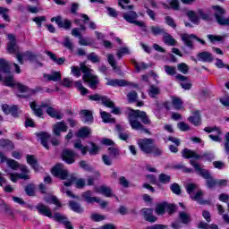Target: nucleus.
I'll return each mask as SVG.
<instances>
[{"mask_svg": "<svg viewBox=\"0 0 229 229\" xmlns=\"http://www.w3.org/2000/svg\"><path fill=\"white\" fill-rule=\"evenodd\" d=\"M0 71L5 76L3 78V82L5 87H17L19 92H21L22 95H20V98H29V96H31L33 94V90L30 89L27 86L21 84L17 81H15V78H13V74L10 73V64L8 61L4 59H0Z\"/></svg>", "mask_w": 229, "mask_h": 229, "instance_id": "obj_1", "label": "nucleus"}, {"mask_svg": "<svg viewBox=\"0 0 229 229\" xmlns=\"http://www.w3.org/2000/svg\"><path fill=\"white\" fill-rule=\"evenodd\" d=\"M52 174L61 178V180H67L64 182L65 187H71L72 183H75L77 189H83L85 187V180L76 178V176L69 175V171L64 167L63 165L57 164L52 168Z\"/></svg>", "mask_w": 229, "mask_h": 229, "instance_id": "obj_2", "label": "nucleus"}, {"mask_svg": "<svg viewBox=\"0 0 229 229\" xmlns=\"http://www.w3.org/2000/svg\"><path fill=\"white\" fill-rule=\"evenodd\" d=\"M9 43L7 44V51L11 55H15L18 62L22 65L24 60H29V62H35L37 60V55L31 52H26L25 54H21L19 46H17V41L15 36L13 34L8 35Z\"/></svg>", "mask_w": 229, "mask_h": 229, "instance_id": "obj_3", "label": "nucleus"}, {"mask_svg": "<svg viewBox=\"0 0 229 229\" xmlns=\"http://www.w3.org/2000/svg\"><path fill=\"white\" fill-rule=\"evenodd\" d=\"M72 74L73 76H76V78H80L81 76V71L83 72V81L86 83H89L90 89H96L98 86V83H99V80H98V76L94 74V70L85 66V64L81 63V69L78 66H72Z\"/></svg>", "mask_w": 229, "mask_h": 229, "instance_id": "obj_4", "label": "nucleus"}, {"mask_svg": "<svg viewBox=\"0 0 229 229\" xmlns=\"http://www.w3.org/2000/svg\"><path fill=\"white\" fill-rule=\"evenodd\" d=\"M139 118L142 121L143 124H149V118H148L146 112L132 110L129 115V123L132 130H138L142 133H149V131L144 129V126L139 123V120H137Z\"/></svg>", "mask_w": 229, "mask_h": 229, "instance_id": "obj_5", "label": "nucleus"}, {"mask_svg": "<svg viewBox=\"0 0 229 229\" xmlns=\"http://www.w3.org/2000/svg\"><path fill=\"white\" fill-rule=\"evenodd\" d=\"M37 210L39 212V214H42V216H46V217H50L55 219V221H57L58 223H62L66 229H74L72 227V224H71L67 220V217H65V216L60 213H55L53 216L51 209H49L47 206L44 204H39L37 206Z\"/></svg>", "mask_w": 229, "mask_h": 229, "instance_id": "obj_6", "label": "nucleus"}, {"mask_svg": "<svg viewBox=\"0 0 229 229\" xmlns=\"http://www.w3.org/2000/svg\"><path fill=\"white\" fill-rule=\"evenodd\" d=\"M190 164L191 165H192V167H194L195 171H197L199 176H202V178L207 180L206 182L209 189H214V187L217 185V179H214V177H212L208 170L201 168L199 164H198L194 160H190Z\"/></svg>", "mask_w": 229, "mask_h": 229, "instance_id": "obj_7", "label": "nucleus"}, {"mask_svg": "<svg viewBox=\"0 0 229 229\" xmlns=\"http://www.w3.org/2000/svg\"><path fill=\"white\" fill-rule=\"evenodd\" d=\"M139 148L143 153H153L156 157L162 155V150L153 145L151 139H140L138 140Z\"/></svg>", "mask_w": 229, "mask_h": 229, "instance_id": "obj_8", "label": "nucleus"}, {"mask_svg": "<svg viewBox=\"0 0 229 229\" xmlns=\"http://www.w3.org/2000/svg\"><path fill=\"white\" fill-rule=\"evenodd\" d=\"M0 162L2 164L5 162L7 164V166L10 167V169H13V171H18L19 169L20 171H25L26 173H30V169L28 168V166H26V165H21L19 164V162L6 157V156H4V154H3L2 152H0Z\"/></svg>", "mask_w": 229, "mask_h": 229, "instance_id": "obj_9", "label": "nucleus"}, {"mask_svg": "<svg viewBox=\"0 0 229 229\" xmlns=\"http://www.w3.org/2000/svg\"><path fill=\"white\" fill-rule=\"evenodd\" d=\"M183 158H195V160H199V158H206V160H214V156L208 152L204 153L202 156L195 153L194 150L184 148L182 151Z\"/></svg>", "mask_w": 229, "mask_h": 229, "instance_id": "obj_10", "label": "nucleus"}, {"mask_svg": "<svg viewBox=\"0 0 229 229\" xmlns=\"http://www.w3.org/2000/svg\"><path fill=\"white\" fill-rule=\"evenodd\" d=\"M138 18H139V15L134 11H129L123 13V19L127 22H130L131 24H134L139 28H142L143 30H146V24L144 23V21H137Z\"/></svg>", "mask_w": 229, "mask_h": 229, "instance_id": "obj_11", "label": "nucleus"}, {"mask_svg": "<svg viewBox=\"0 0 229 229\" xmlns=\"http://www.w3.org/2000/svg\"><path fill=\"white\" fill-rule=\"evenodd\" d=\"M215 10L216 19L221 26H229V18H225L223 14L225 13V9L221 8L219 5L213 6Z\"/></svg>", "mask_w": 229, "mask_h": 229, "instance_id": "obj_12", "label": "nucleus"}, {"mask_svg": "<svg viewBox=\"0 0 229 229\" xmlns=\"http://www.w3.org/2000/svg\"><path fill=\"white\" fill-rule=\"evenodd\" d=\"M204 131H206L207 133H212L209 135V139H212L214 142H221L223 140L221 137L223 131H221L219 127H206Z\"/></svg>", "mask_w": 229, "mask_h": 229, "instance_id": "obj_13", "label": "nucleus"}, {"mask_svg": "<svg viewBox=\"0 0 229 229\" xmlns=\"http://www.w3.org/2000/svg\"><path fill=\"white\" fill-rule=\"evenodd\" d=\"M21 173H10L6 171L7 176H9L13 183H17L19 180H30V172L21 171Z\"/></svg>", "mask_w": 229, "mask_h": 229, "instance_id": "obj_14", "label": "nucleus"}, {"mask_svg": "<svg viewBox=\"0 0 229 229\" xmlns=\"http://www.w3.org/2000/svg\"><path fill=\"white\" fill-rule=\"evenodd\" d=\"M195 38L198 42L205 46V40L194 36V34H181V39L183 44H185L188 47H193L192 39Z\"/></svg>", "mask_w": 229, "mask_h": 229, "instance_id": "obj_15", "label": "nucleus"}, {"mask_svg": "<svg viewBox=\"0 0 229 229\" xmlns=\"http://www.w3.org/2000/svg\"><path fill=\"white\" fill-rule=\"evenodd\" d=\"M89 99L91 101H101L102 105L104 106H107L108 108H114V102H112L108 98L106 97H101L98 94L90 95L89 97Z\"/></svg>", "mask_w": 229, "mask_h": 229, "instance_id": "obj_16", "label": "nucleus"}, {"mask_svg": "<svg viewBox=\"0 0 229 229\" xmlns=\"http://www.w3.org/2000/svg\"><path fill=\"white\" fill-rule=\"evenodd\" d=\"M67 131V124H65V122H57L55 124L52 125V132L55 137H60L62 135V132Z\"/></svg>", "mask_w": 229, "mask_h": 229, "instance_id": "obj_17", "label": "nucleus"}, {"mask_svg": "<svg viewBox=\"0 0 229 229\" xmlns=\"http://www.w3.org/2000/svg\"><path fill=\"white\" fill-rule=\"evenodd\" d=\"M94 192L97 194H102V196H106V198H112V196H114V191L106 185L95 187Z\"/></svg>", "mask_w": 229, "mask_h": 229, "instance_id": "obj_18", "label": "nucleus"}, {"mask_svg": "<svg viewBox=\"0 0 229 229\" xmlns=\"http://www.w3.org/2000/svg\"><path fill=\"white\" fill-rule=\"evenodd\" d=\"M51 22H55L59 28H64V30H71L72 24L69 20H62V16L51 18Z\"/></svg>", "mask_w": 229, "mask_h": 229, "instance_id": "obj_19", "label": "nucleus"}, {"mask_svg": "<svg viewBox=\"0 0 229 229\" xmlns=\"http://www.w3.org/2000/svg\"><path fill=\"white\" fill-rule=\"evenodd\" d=\"M175 80L176 81H179L181 87L184 89V90H190V89L192 87V84H191L189 79L182 74H177L175 76Z\"/></svg>", "mask_w": 229, "mask_h": 229, "instance_id": "obj_20", "label": "nucleus"}, {"mask_svg": "<svg viewBox=\"0 0 229 229\" xmlns=\"http://www.w3.org/2000/svg\"><path fill=\"white\" fill-rule=\"evenodd\" d=\"M106 85L109 87H126L128 85V81L122 79H108L106 78Z\"/></svg>", "mask_w": 229, "mask_h": 229, "instance_id": "obj_21", "label": "nucleus"}, {"mask_svg": "<svg viewBox=\"0 0 229 229\" xmlns=\"http://www.w3.org/2000/svg\"><path fill=\"white\" fill-rule=\"evenodd\" d=\"M76 157V153L70 149H65L63 151V160L66 162V164H74V157Z\"/></svg>", "mask_w": 229, "mask_h": 229, "instance_id": "obj_22", "label": "nucleus"}, {"mask_svg": "<svg viewBox=\"0 0 229 229\" xmlns=\"http://www.w3.org/2000/svg\"><path fill=\"white\" fill-rule=\"evenodd\" d=\"M47 56L52 60L54 64H56L57 65H64L65 64V58L64 57H56V54L51 52V51H46L45 52Z\"/></svg>", "mask_w": 229, "mask_h": 229, "instance_id": "obj_23", "label": "nucleus"}, {"mask_svg": "<svg viewBox=\"0 0 229 229\" xmlns=\"http://www.w3.org/2000/svg\"><path fill=\"white\" fill-rule=\"evenodd\" d=\"M82 198L86 203H99V198L92 197V191H87L82 193Z\"/></svg>", "mask_w": 229, "mask_h": 229, "instance_id": "obj_24", "label": "nucleus"}, {"mask_svg": "<svg viewBox=\"0 0 229 229\" xmlns=\"http://www.w3.org/2000/svg\"><path fill=\"white\" fill-rule=\"evenodd\" d=\"M43 78L47 81H60L62 80V74L60 72H54L50 74H44Z\"/></svg>", "mask_w": 229, "mask_h": 229, "instance_id": "obj_25", "label": "nucleus"}, {"mask_svg": "<svg viewBox=\"0 0 229 229\" xmlns=\"http://www.w3.org/2000/svg\"><path fill=\"white\" fill-rule=\"evenodd\" d=\"M142 214L148 223H155L157 221V216H153V209L143 208Z\"/></svg>", "mask_w": 229, "mask_h": 229, "instance_id": "obj_26", "label": "nucleus"}, {"mask_svg": "<svg viewBox=\"0 0 229 229\" xmlns=\"http://www.w3.org/2000/svg\"><path fill=\"white\" fill-rule=\"evenodd\" d=\"M38 139H40L42 146H44L46 149H49V145H47V140L51 139V134H49L48 132H39L38 134Z\"/></svg>", "mask_w": 229, "mask_h": 229, "instance_id": "obj_27", "label": "nucleus"}, {"mask_svg": "<svg viewBox=\"0 0 229 229\" xmlns=\"http://www.w3.org/2000/svg\"><path fill=\"white\" fill-rule=\"evenodd\" d=\"M199 62H212L214 57L209 52H200L197 55Z\"/></svg>", "mask_w": 229, "mask_h": 229, "instance_id": "obj_28", "label": "nucleus"}, {"mask_svg": "<svg viewBox=\"0 0 229 229\" xmlns=\"http://www.w3.org/2000/svg\"><path fill=\"white\" fill-rule=\"evenodd\" d=\"M47 114H48V115H50V117H53L55 119H64V114L58 111V110H55V108L51 107V106H48L47 108Z\"/></svg>", "mask_w": 229, "mask_h": 229, "instance_id": "obj_29", "label": "nucleus"}, {"mask_svg": "<svg viewBox=\"0 0 229 229\" xmlns=\"http://www.w3.org/2000/svg\"><path fill=\"white\" fill-rule=\"evenodd\" d=\"M26 158L27 164H29V165H30L32 169H34V171H40V166L37 163V158L35 157V156L28 155Z\"/></svg>", "mask_w": 229, "mask_h": 229, "instance_id": "obj_30", "label": "nucleus"}, {"mask_svg": "<svg viewBox=\"0 0 229 229\" xmlns=\"http://www.w3.org/2000/svg\"><path fill=\"white\" fill-rule=\"evenodd\" d=\"M82 121L85 123V124H90L92 123L94 117H92V112L89 110H82L81 112Z\"/></svg>", "mask_w": 229, "mask_h": 229, "instance_id": "obj_31", "label": "nucleus"}, {"mask_svg": "<svg viewBox=\"0 0 229 229\" xmlns=\"http://www.w3.org/2000/svg\"><path fill=\"white\" fill-rule=\"evenodd\" d=\"M188 121H190L191 124H194V126H199V124H201V116L199 115V112H195L194 115L188 118Z\"/></svg>", "mask_w": 229, "mask_h": 229, "instance_id": "obj_32", "label": "nucleus"}, {"mask_svg": "<svg viewBox=\"0 0 229 229\" xmlns=\"http://www.w3.org/2000/svg\"><path fill=\"white\" fill-rule=\"evenodd\" d=\"M179 219L182 225H189L191 223V215L185 211L179 213Z\"/></svg>", "mask_w": 229, "mask_h": 229, "instance_id": "obj_33", "label": "nucleus"}, {"mask_svg": "<svg viewBox=\"0 0 229 229\" xmlns=\"http://www.w3.org/2000/svg\"><path fill=\"white\" fill-rule=\"evenodd\" d=\"M45 201L47 203H53L54 205H55L56 208H60V207H62V204H60V201L58 200V199H56V197L53 195L46 196Z\"/></svg>", "mask_w": 229, "mask_h": 229, "instance_id": "obj_34", "label": "nucleus"}, {"mask_svg": "<svg viewBox=\"0 0 229 229\" xmlns=\"http://www.w3.org/2000/svg\"><path fill=\"white\" fill-rule=\"evenodd\" d=\"M100 115L103 123H115V119L112 118V114L103 110H100Z\"/></svg>", "mask_w": 229, "mask_h": 229, "instance_id": "obj_35", "label": "nucleus"}, {"mask_svg": "<svg viewBox=\"0 0 229 229\" xmlns=\"http://www.w3.org/2000/svg\"><path fill=\"white\" fill-rule=\"evenodd\" d=\"M73 147L75 149H80L82 155H87V151H89V148L81 144V140L75 141Z\"/></svg>", "mask_w": 229, "mask_h": 229, "instance_id": "obj_36", "label": "nucleus"}, {"mask_svg": "<svg viewBox=\"0 0 229 229\" xmlns=\"http://www.w3.org/2000/svg\"><path fill=\"white\" fill-rule=\"evenodd\" d=\"M187 16L189 17L190 21L193 22V24H199V15L198 13H194L192 11H189L187 13Z\"/></svg>", "mask_w": 229, "mask_h": 229, "instance_id": "obj_37", "label": "nucleus"}, {"mask_svg": "<svg viewBox=\"0 0 229 229\" xmlns=\"http://www.w3.org/2000/svg\"><path fill=\"white\" fill-rule=\"evenodd\" d=\"M172 103H173V106H174V108H175V110H182V108L183 107V102L179 98L173 97Z\"/></svg>", "mask_w": 229, "mask_h": 229, "instance_id": "obj_38", "label": "nucleus"}, {"mask_svg": "<svg viewBox=\"0 0 229 229\" xmlns=\"http://www.w3.org/2000/svg\"><path fill=\"white\" fill-rule=\"evenodd\" d=\"M131 51L130 48L128 47H122L118 49L117 53H116V56L121 59L123 58V56H124V55H131Z\"/></svg>", "mask_w": 229, "mask_h": 229, "instance_id": "obj_39", "label": "nucleus"}, {"mask_svg": "<svg viewBox=\"0 0 229 229\" xmlns=\"http://www.w3.org/2000/svg\"><path fill=\"white\" fill-rule=\"evenodd\" d=\"M90 133V129L89 127H83L77 132V137H80L81 139H85L89 137Z\"/></svg>", "mask_w": 229, "mask_h": 229, "instance_id": "obj_40", "label": "nucleus"}, {"mask_svg": "<svg viewBox=\"0 0 229 229\" xmlns=\"http://www.w3.org/2000/svg\"><path fill=\"white\" fill-rule=\"evenodd\" d=\"M30 108L31 110H33L35 115H37L38 117H42V108H40L39 106H38L37 103L35 102H31L30 104Z\"/></svg>", "mask_w": 229, "mask_h": 229, "instance_id": "obj_41", "label": "nucleus"}, {"mask_svg": "<svg viewBox=\"0 0 229 229\" xmlns=\"http://www.w3.org/2000/svg\"><path fill=\"white\" fill-rule=\"evenodd\" d=\"M0 148H5L6 149H13V143L9 140H0Z\"/></svg>", "mask_w": 229, "mask_h": 229, "instance_id": "obj_42", "label": "nucleus"}, {"mask_svg": "<svg viewBox=\"0 0 229 229\" xmlns=\"http://www.w3.org/2000/svg\"><path fill=\"white\" fill-rule=\"evenodd\" d=\"M158 94H160V88L157 86H150L148 89V96H150V98H157Z\"/></svg>", "mask_w": 229, "mask_h": 229, "instance_id": "obj_43", "label": "nucleus"}, {"mask_svg": "<svg viewBox=\"0 0 229 229\" xmlns=\"http://www.w3.org/2000/svg\"><path fill=\"white\" fill-rule=\"evenodd\" d=\"M75 87H76V89H78V90H80V92H81V94H82V96H85V94L89 93V89H87V88L83 87L81 81H75Z\"/></svg>", "mask_w": 229, "mask_h": 229, "instance_id": "obj_44", "label": "nucleus"}, {"mask_svg": "<svg viewBox=\"0 0 229 229\" xmlns=\"http://www.w3.org/2000/svg\"><path fill=\"white\" fill-rule=\"evenodd\" d=\"M70 208L73 212H77V214H81V212H83V208H81L78 202L70 201Z\"/></svg>", "mask_w": 229, "mask_h": 229, "instance_id": "obj_45", "label": "nucleus"}, {"mask_svg": "<svg viewBox=\"0 0 229 229\" xmlns=\"http://www.w3.org/2000/svg\"><path fill=\"white\" fill-rule=\"evenodd\" d=\"M163 40L167 46H176V40L169 34L165 35Z\"/></svg>", "mask_w": 229, "mask_h": 229, "instance_id": "obj_46", "label": "nucleus"}, {"mask_svg": "<svg viewBox=\"0 0 229 229\" xmlns=\"http://www.w3.org/2000/svg\"><path fill=\"white\" fill-rule=\"evenodd\" d=\"M159 183H163V185L171 183V176L165 174H159Z\"/></svg>", "mask_w": 229, "mask_h": 229, "instance_id": "obj_47", "label": "nucleus"}, {"mask_svg": "<svg viewBox=\"0 0 229 229\" xmlns=\"http://www.w3.org/2000/svg\"><path fill=\"white\" fill-rule=\"evenodd\" d=\"M107 62L111 65L114 71H117V64L115 63V57L112 54L107 55Z\"/></svg>", "mask_w": 229, "mask_h": 229, "instance_id": "obj_48", "label": "nucleus"}, {"mask_svg": "<svg viewBox=\"0 0 229 229\" xmlns=\"http://www.w3.org/2000/svg\"><path fill=\"white\" fill-rule=\"evenodd\" d=\"M108 153L112 158H117L119 155H121V152H119V148L115 147L108 148Z\"/></svg>", "mask_w": 229, "mask_h": 229, "instance_id": "obj_49", "label": "nucleus"}, {"mask_svg": "<svg viewBox=\"0 0 229 229\" xmlns=\"http://www.w3.org/2000/svg\"><path fill=\"white\" fill-rule=\"evenodd\" d=\"M166 203L159 204L156 207V214L157 216H164L165 214Z\"/></svg>", "mask_w": 229, "mask_h": 229, "instance_id": "obj_50", "label": "nucleus"}, {"mask_svg": "<svg viewBox=\"0 0 229 229\" xmlns=\"http://www.w3.org/2000/svg\"><path fill=\"white\" fill-rule=\"evenodd\" d=\"M164 69L168 76H174L176 74V67L174 66L165 65Z\"/></svg>", "mask_w": 229, "mask_h": 229, "instance_id": "obj_51", "label": "nucleus"}, {"mask_svg": "<svg viewBox=\"0 0 229 229\" xmlns=\"http://www.w3.org/2000/svg\"><path fill=\"white\" fill-rule=\"evenodd\" d=\"M177 69L182 74H187L189 72V65L185 63H181L177 64Z\"/></svg>", "mask_w": 229, "mask_h": 229, "instance_id": "obj_52", "label": "nucleus"}, {"mask_svg": "<svg viewBox=\"0 0 229 229\" xmlns=\"http://www.w3.org/2000/svg\"><path fill=\"white\" fill-rule=\"evenodd\" d=\"M91 148L89 149V155H98L99 153V146L96 145V143L90 141L89 142Z\"/></svg>", "mask_w": 229, "mask_h": 229, "instance_id": "obj_53", "label": "nucleus"}, {"mask_svg": "<svg viewBox=\"0 0 229 229\" xmlns=\"http://www.w3.org/2000/svg\"><path fill=\"white\" fill-rule=\"evenodd\" d=\"M196 189H198V185H196L194 183L187 184L186 191H187L188 194H190L191 198H192V196L194 195V191H196Z\"/></svg>", "mask_w": 229, "mask_h": 229, "instance_id": "obj_54", "label": "nucleus"}, {"mask_svg": "<svg viewBox=\"0 0 229 229\" xmlns=\"http://www.w3.org/2000/svg\"><path fill=\"white\" fill-rule=\"evenodd\" d=\"M25 192L28 196H35V185L29 184L25 188Z\"/></svg>", "mask_w": 229, "mask_h": 229, "instance_id": "obj_55", "label": "nucleus"}, {"mask_svg": "<svg viewBox=\"0 0 229 229\" xmlns=\"http://www.w3.org/2000/svg\"><path fill=\"white\" fill-rule=\"evenodd\" d=\"M8 12H10L8 8L0 7V15H2L4 21H10V17L6 14Z\"/></svg>", "mask_w": 229, "mask_h": 229, "instance_id": "obj_56", "label": "nucleus"}, {"mask_svg": "<svg viewBox=\"0 0 229 229\" xmlns=\"http://www.w3.org/2000/svg\"><path fill=\"white\" fill-rule=\"evenodd\" d=\"M134 67L136 69V71H138V72L140 71H144V69H148V64H144V63H138V62H134Z\"/></svg>", "mask_w": 229, "mask_h": 229, "instance_id": "obj_57", "label": "nucleus"}, {"mask_svg": "<svg viewBox=\"0 0 229 229\" xmlns=\"http://www.w3.org/2000/svg\"><path fill=\"white\" fill-rule=\"evenodd\" d=\"M208 40H210V42H221V40H223V38H225V36H216V35H208Z\"/></svg>", "mask_w": 229, "mask_h": 229, "instance_id": "obj_58", "label": "nucleus"}, {"mask_svg": "<svg viewBox=\"0 0 229 229\" xmlns=\"http://www.w3.org/2000/svg\"><path fill=\"white\" fill-rule=\"evenodd\" d=\"M199 19H203V21H209L210 14L203 12L202 10L198 11Z\"/></svg>", "mask_w": 229, "mask_h": 229, "instance_id": "obj_59", "label": "nucleus"}, {"mask_svg": "<svg viewBox=\"0 0 229 229\" xmlns=\"http://www.w3.org/2000/svg\"><path fill=\"white\" fill-rule=\"evenodd\" d=\"M112 158L114 157L106 154L102 156V160L106 165H112Z\"/></svg>", "mask_w": 229, "mask_h": 229, "instance_id": "obj_60", "label": "nucleus"}, {"mask_svg": "<svg viewBox=\"0 0 229 229\" xmlns=\"http://www.w3.org/2000/svg\"><path fill=\"white\" fill-rule=\"evenodd\" d=\"M119 183L122 185V187L128 188L130 187V182H128V179L124 176H121L118 179Z\"/></svg>", "mask_w": 229, "mask_h": 229, "instance_id": "obj_61", "label": "nucleus"}, {"mask_svg": "<svg viewBox=\"0 0 229 229\" xmlns=\"http://www.w3.org/2000/svg\"><path fill=\"white\" fill-rule=\"evenodd\" d=\"M170 189L174 194H181L182 190L180 189V185L178 183H174L170 186Z\"/></svg>", "mask_w": 229, "mask_h": 229, "instance_id": "obj_62", "label": "nucleus"}, {"mask_svg": "<svg viewBox=\"0 0 229 229\" xmlns=\"http://www.w3.org/2000/svg\"><path fill=\"white\" fill-rule=\"evenodd\" d=\"M204 192L201 190H199L196 194L191 196V199H194V201H199L201 198H203Z\"/></svg>", "mask_w": 229, "mask_h": 229, "instance_id": "obj_63", "label": "nucleus"}, {"mask_svg": "<svg viewBox=\"0 0 229 229\" xmlns=\"http://www.w3.org/2000/svg\"><path fill=\"white\" fill-rule=\"evenodd\" d=\"M225 142L224 143V148L225 153H229V132H227L225 136Z\"/></svg>", "mask_w": 229, "mask_h": 229, "instance_id": "obj_64", "label": "nucleus"}]
</instances>
